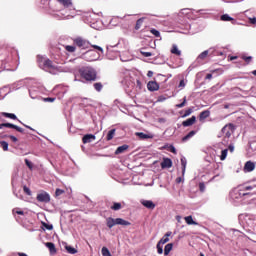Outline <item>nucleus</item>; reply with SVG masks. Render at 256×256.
I'll return each mask as SVG.
<instances>
[{"mask_svg": "<svg viewBox=\"0 0 256 256\" xmlns=\"http://www.w3.org/2000/svg\"><path fill=\"white\" fill-rule=\"evenodd\" d=\"M83 59L85 61H97L99 57H101V53L95 51V50H88L86 53L82 55Z\"/></svg>", "mask_w": 256, "mask_h": 256, "instance_id": "1a4fd4ad", "label": "nucleus"}, {"mask_svg": "<svg viewBox=\"0 0 256 256\" xmlns=\"http://www.w3.org/2000/svg\"><path fill=\"white\" fill-rule=\"evenodd\" d=\"M148 91H159V83L157 81H149L147 84Z\"/></svg>", "mask_w": 256, "mask_h": 256, "instance_id": "2eb2a0df", "label": "nucleus"}, {"mask_svg": "<svg viewBox=\"0 0 256 256\" xmlns=\"http://www.w3.org/2000/svg\"><path fill=\"white\" fill-rule=\"evenodd\" d=\"M120 59L122 62L127 63V61H131V58H125V56L122 54L120 55Z\"/></svg>", "mask_w": 256, "mask_h": 256, "instance_id": "13d9d810", "label": "nucleus"}, {"mask_svg": "<svg viewBox=\"0 0 256 256\" xmlns=\"http://www.w3.org/2000/svg\"><path fill=\"white\" fill-rule=\"evenodd\" d=\"M173 251V243H169L164 248V255H169Z\"/></svg>", "mask_w": 256, "mask_h": 256, "instance_id": "c756f323", "label": "nucleus"}, {"mask_svg": "<svg viewBox=\"0 0 256 256\" xmlns=\"http://www.w3.org/2000/svg\"><path fill=\"white\" fill-rule=\"evenodd\" d=\"M197 135V130H192L190 131L186 136L182 138L183 143L189 141L192 137H195Z\"/></svg>", "mask_w": 256, "mask_h": 256, "instance_id": "393cba45", "label": "nucleus"}, {"mask_svg": "<svg viewBox=\"0 0 256 256\" xmlns=\"http://www.w3.org/2000/svg\"><path fill=\"white\" fill-rule=\"evenodd\" d=\"M199 187H200V191H205V184L204 183H200L199 184Z\"/></svg>", "mask_w": 256, "mask_h": 256, "instance_id": "338daca9", "label": "nucleus"}, {"mask_svg": "<svg viewBox=\"0 0 256 256\" xmlns=\"http://www.w3.org/2000/svg\"><path fill=\"white\" fill-rule=\"evenodd\" d=\"M170 151H171V153H174V155H177V149H175V146L171 145Z\"/></svg>", "mask_w": 256, "mask_h": 256, "instance_id": "680f3d73", "label": "nucleus"}, {"mask_svg": "<svg viewBox=\"0 0 256 256\" xmlns=\"http://www.w3.org/2000/svg\"><path fill=\"white\" fill-rule=\"evenodd\" d=\"M3 127H7L8 129H15V124H12V123H2V124H0V129H3Z\"/></svg>", "mask_w": 256, "mask_h": 256, "instance_id": "4c0bfd02", "label": "nucleus"}, {"mask_svg": "<svg viewBox=\"0 0 256 256\" xmlns=\"http://www.w3.org/2000/svg\"><path fill=\"white\" fill-rule=\"evenodd\" d=\"M208 56H209V50H205L199 54V56L196 58V62H198L199 65H201V63H203V61H205Z\"/></svg>", "mask_w": 256, "mask_h": 256, "instance_id": "a211bd4d", "label": "nucleus"}, {"mask_svg": "<svg viewBox=\"0 0 256 256\" xmlns=\"http://www.w3.org/2000/svg\"><path fill=\"white\" fill-rule=\"evenodd\" d=\"M110 209H112V211H120V209H123V206L119 202H114Z\"/></svg>", "mask_w": 256, "mask_h": 256, "instance_id": "c85d7f7f", "label": "nucleus"}, {"mask_svg": "<svg viewBox=\"0 0 256 256\" xmlns=\"http://www.w3.org/2000/svg\"><path fill=\"white\" fill-rule=\"evenodd\" d=\"M227 153H229V149L227 148L221 151L220 161H225L227 159Z\"/></svg>", "mask_w": 256, "mask_h": 256, "instance_id": "f704fd0d", "label": "nucleus"}, {"mask_svg": "<svg viewBox=\"0 0 256 256\" xmlns=\"http://www.w3.org/2000/svg\"><path fill=\"white\" fill-rule=\"evenodd\" d=\"M101 15H103V13L99 12V13H95V12H87L84 14V21H86V23H90L92 24V27L95 28V23H98L101 19Z\"/></svg>", "mask_w": 256, "mask_h": 256, "instance_id": "6e6552de", "label": "nucleus"}, {"mask_svg": "<svg viewBox=\"0 0 256 256\" xmlns=\"http://www.w3.org/2000/svg\"><path fill=\"white\" fill-rule=\"evenodd\" d=\"M63 193H65V190L57 188L55 192V196L60 197V195H63Z\"/></svg>", "mask_w": 256, "mask_h": 256, "instance_id": "09e8293b", "label": "nucleus"}, {"mask_svg": "<svg viewBox=\"0 0 256 256\" xmlns=\"http://www.w3.org/2000/svg\"><path fill=\"white\" fill-rule=\"evenodd\" d=\"M41 3L42 5H48L49 14L58 21L73 19L77 16V10L73 6L63 8L57 0H41Z\"/></svg>", "mask_w": 256, "mask_h": 256, "instance_id": "f257e3e1", "label": "nucleus"}, {"mask_svg": "<svg viewBox=\"0 0 256 256\" xmlns=\"http://www.w3.org/2000/svg\"><path fill=\"white\" fill-rule=\"evenodd\" d=\"M247 195H251V193L244 192V189L239 186L231 190L230 199L234 203H241V201H243V197H246Z\"/></svg>", "mask_w": 256, "mask_h": 256, "instance_id": "20e7f679", "label": "nucleus"}, {"mask_svg": "<svg viewBox=\"0 0 256 256\" xmlns=\"http://www.w3.org/2000/svg\"><path fill=\"white\" fill-rule=\"evenodd\" d=\"M82 141L84 144L92 143V141H95V135L93 134H86L83 136Z\"/></svg>", "mask_w": 256, "mask_h": 256, "instance_id": "4be33fe9", "label": "nucleus"}, {"mask_svg": "<svg viewBox=\"0 0 256 256\" xmlns=\"http://www.w3.org/2000/svg\"><path fill=\"white\" fill-rule=\"evenodd\" d=\"M14 129L16 130V131H18V133H23V128H21V127H19V126H17V125H15L14 126Z\"/></svg>", "mask_w": 256, "mask_h": 256, "instance_id": "052dcab7", "label": "nucleus"}, {"mask_svg": "<svg viewBox=\"0 0 256 256\" xmlns=\"http://www.w3.org/2000/svg\"><path fill=\"white\" fill-rule=\"evenodd\" d=\"M234 131H235V126L233 124H227L222 128L221 133L224 137L222 141L223 145L229 144V138L231 137V135H233Z\"/></svg>", "mask_w": 256, "mask_h": 256, "instance_id": "0eeeda50", "label": "nucleus"}, {"mask_svg": "<svg viewBox=\"0 0 256 256\" xmlns=\"http://www.w3.org/2000/svg\"><path fill=\"white\" fill-rule=\"evenodd\" d=\"M115 131H116L115 129H111L108 131V134L106 136V139L108 141H111L113 139V137H115Z\"/></svg>", "mask_w": 256, "mask_h": 256, "instance_id": "c9c22d12", "label": "nucleus"}, {"mask_svg": "<svg viewBox=\"0 0 256 256\" xmlns=\"http://www.w3.org/2000/svg\"><path fill=\"white\" fill-rule=\"evenodd\" d=\"M82 79L86 81H95L97 79V71L93 67H85L80 70Z\"/></svg>", "mask_w": 256, "mask_h": 256, "instance_id": "39448f33", "label": "nucleus"}, {"mask_svg": "<svg viewBox=\"0 0 256 256\" xmlns=\"http://www.w3.org/2000/svg\"><path fill=\"white\" fill-rule=\"evenodd\" d=\"M151 17H153V15H151V14H146V16H144V17L138 19V20L136 21V25H135L136 31H139V29H141V27H143V23H144L145 21L151 19Z\"/></svg>", "mask_w": 256, "mask_h": 256, "instance_id": "ddd939ff", "label": "nucleus"}, {"mask_svg": "<svg viewBox=\"0 0 256 256\" xmlns=\"http://www.w3.org/2000/svg\"><path fill=\"white\" fill-rule=\"evenodd\" d=\"M127 149H129V145L127 144L119 146L115 151V155H121V153H125Z\"/></svg>", "mask_w": 256, "mask_h": 256, "instance_id": "a878e982", "label": "nucleus"}, {"mask_svg": "<svg viewBox=\"0 0 256 256\" xmlns=\"http://www.w3.org/2000/svg\"><path fill=\"white\" fill-rule=\"evenodd\" d=\"M27 87L31 99H37L41 94V86L33 79L27 80Z\"/></svg>", "mask_w": 256, "mask_h": 256, "instance_id": "7ed1b4c3", "label": "nucleus"}, {"mask_svg": "<svg viewBox=\"0 0 256 256\" xmlns=\"http://www.w3.org/2000/svg\"><path fill=\"white\" fill-rule=\"evenodd\" d=\"M136 87L137 89H141L142 87L141 80H136Z\"/></svg>", "mask_w": 256, "mask_h": 256, "instance_id": "69168bd1", "label": "nucleus"}, {"mask_svg": "<svg viewBox=\"0 0 256 256\" xmlns=\"http://www.w3.org/2000/svg\"><path fill=\"white\" fill-rule=\"evenodd\" d=\"M249 21H250V23H251L252 25H255V23H256V18H255V17L249 18Z\"/></svg>", "mask_w": 256, "mask_h": 256, "instance_id": "774afa93", "label": "nucleus"}, {"mask_svg": "<svg viewBox=\"0 0 256 256\" xmlns=\"http://www.w3.org/2000/svg\"><path fill=\"white\" fill-rule=\"evenodd\" d=\"M150 33H152V35H154V37H161V32H159V30L152 28L150 30Z\"/></svg>", "mask_w": 256, "mask_h": 256, "instance_id": "79ce46f5", "label": "nucleus"}, {"mask_svg": "<svg viewBox=\"0 0 256 256\" xmlns=\"http://www.w3.org/2000/svg\"><path fill=\"white\" fill-rule=\"evenodd\" d=\"M171 53H173V55H177L178 57H181V50H179L177 45H173L171 49Z\"/></svg>", "mask_w": 256, "mask_h": 256, "instance_id": "72a5a7b5", "label": "nucleus"}, {"mask_svg": "<svg viewBox=\"0 0 256 256\" xmlns=\"http://www.w3.org/2000/svg\"><path fill=\"white\" fill-rule=\"evenodd\" d=\"M101 253L103 256H113V255H111V252L109 251V248H107V247H103L101 250Z\"/></svg>", "mask_w": 256, "mask_h": 256, "instance_id": "ea45409f", "label": "nucleus"}, {"mask_svg": "<svg viewBox=\"0 0 256 256\" xmlns=\"http://www.w3.org/2000/svg\"><path fill=\"white\" fill-rule=\"evenodd\" d=\"M136 137H139V139L145 140V139H153L154 135L152 133L145 134L143 132H136Z\"/></svg>", "mask_w": 256, "mask_h": 256, "instance_id": "6ab92c4d", "label": "nucleus"}, {"mask_svg": "<svg viewBox=\"0 0 256 256\" xmlns=\"http://www.w3.org/2000/svg\"><path fill=\"white\" fill-rule=\"evenodd\" d=\"M3 117H7L8 119H17V115L13 114V113H7V112H3L2 113Z\"/></svg>", "mask_w": 256, "mask_h": 256, "instance_id": "e433bc0d", "label": "nucleus"}, {"mask_svg": "<svg viewBox=\"0 0 256 256\" xmlns=\"http://www.w3.org/2000/svg\"><path fill=\"white\" fill-rule=\"evenodd\" d=\"M9 139H11V141H13V143H17V141H18L17 137H15L13 135H10Z\"/></svg>", "mask_w": 256, "mask_h": 256, "instance_id": "0e129e2a", "label": "nucleus"}, {"mask_svg": "<svg viewBox=\"0 0 256 256\" xmlns=\"http://www.w3.org/2000/svg\"><path fill=\"white\" fill-rule=\"evenodd\" d=\"M45 246L49 249L50 253H56L55 244L53 242H47Z\"/></svg>", "mask_w": 256, "mask_h": 256, "instance_id": "cd10ccee", "label": "nucleus"}, {"mask_svg": "<svg viewBox=\"0 0 256 256\" xmlns=\"http://www.w3.org/2000/svg\"><path fill=\"white\" fill-rule=\"evenodd\" d=\"M93 49H97V51H99L101 54H103V48L101 46L98 45H92Z\"/></svg>", "mask_w": 256, "mask_h": 256, "instance_id": "6e6d98bb", "label": "nucleus"}, {"mask_svg": "<svg viewBox=\"0 0 256 256\" xmlns=\"http://www.w3.org/2000/svg\"><path fill=\"white\" fill-rule=\"evenodd\" d=\"M56 2L59 3L62 8L73 7L71 0H56Z\"/></svg>", "mask_w": 256, "mask_h": 256, "instance_id": "aec40b11", "label": "nucleus"}, {"mask_svg": "<svg viewBox=\"0 0 256 256\" xmlns=\"http://www.w3.org/2000/svg\"><path fill=\"white\" fill-rule=\"evenodd\" d=\"M221 21H233V18L229 14H224L221 16Z\"/></svg>", "mask_w": 256, "mask_h": 256, "instance_id": "37998d69", "label": "nucleus"}, {"mask_svg": "<svg viewBox=\"0 0 256 256\" xmlns=\"http://www.w3.org/2000/svg\"><path fill=\"white\" fill-rule=\"evenodd\" d=\"M210 115H211V111H209V110H204V111H202L201 113H200V121H203V120H205V119H207L208 117H210Z\"/></svg>", "mask_w": 256, "mask_h": 256, "instance_id": "bb28decb", "label": "nucleus"}, {"mask_svg": "<svg viewBox=\"0 0 256 256\" xmlns=\"http://www.w3.org/2000/svg\"><path fill=\"white\" fill-rule=\"evenodd\" d=\"M44 227H45V229H47L48 231L53 230V225H51V224H44Z\"/></svg>", "mask_w": 256, "mask_h": 256, "instance_id": "bf43d9fd", "label": "nucleus"}, {"mask_svg": "<svg viewBox=\"0 0 256 256\" xmlns=\"http://www.w3.org/2000/svg\"><path fill=\"white\" fill-rule=\"evenodd\" d=\"M23 191H24V193H26V195H29V196L32 195L31 189H29V187H27V186L23 187Z\"/></svg>", "mask_w": 256, "mask_h": 256, "instance_id": "3c124183", "label": "nucleus"}, {"mask_svg": "<svg viewBox=\"0 0 256 256\" xmlns=\"http://www.w3.org/2000/svg\"><path fill=\"white\" fill-rule=\"evenodd\" d=\"M251 171H255V163L252 161H247L244 165V172L251 173Z\"/></svg>", "mask_w": 256, "mask_h": 256, "instance_id": "f3484780", "label": "nucleus"}, {"mask_svg": "<svg viewBox=\"0 0 256 256\" xmlns=\"http://www.w3.org/2000/svg\"><path fill=\"white\" fill-rule=\"evenodd\" d=\"M241 189H244L243 192L245 193V191H251L253 189H255L256 185H251V186H240Z\"/></svg>", "mask_w": 256, "mask_h": 256, "instance_id": "c03bdc74", "label": "nucleus"}, {"mask_svg": "<svg viewBox=\"0 0 256 256\" xmlns=\"http://www.w3.org/2000/svg\"><path fill=\"white\" fill-rule=\"evenodd\" d=\"M37 62L40 69H43V71L52 73V75L57 74V66L53 65V62L49 60L47 57L38 55Z\"/></svg>", "mask_w": 256, "mask_h": 256, "instance_id": "f03ea898", "label": "nucleus"}, {"mask_svg": "<svg viewBox=\"0 0 256 256\" xmlns=\"http://www.w3.org/2000/svg\"><path fill=\"white\" fill-rule=\"evenodd\" d=\"M65 49H66V51H68V53H75L77 48L75 46L66 45Z\"/></svg>", "mask_w": 256, "mask_h": 256, "instance_id": "a19ab883", "label": "nucleus"}, {"mask_svg": "<svg viewBox=\"0 0 256 256\" xmlns=\"http://www.w3.org/2000/svg\"><path fill=\"white\" fill-rule=\"evenodd\" d=\"M244 221L248 224V227H254V225H256V216L253 214H246Z\"/></svg>", "mask_w": 256, "mask_h": 256, "instance_id": "f8f14e48", "label": "nucleus"}, {"mask_svg": "<svg viewBox=\"0 0 256 256\" xmlns=\"http://www.w3.org/2000/svg\"><path fill=\"white\" fill-rule=\"evenodd\" d=\"M181 165H182V175H185V169H187V158H181Z\"/></svg>", "mask_w": 256, "mask_h": 256, "instance_id": "7c9ffc66", "label": "nucleus"}, {"mask_svg": "<svg viewBox=\"0 0 256 256\" xmlns=\"http://www.w3.org/2000/svg\"><path fill=\"white\" fill-rule=\"evenodd\" d=\"M187 84L185 83V80H181L180 81V83H179V85H178V87L180 88V89H185V86H186Z\"/></svg>", "mask_w": 256, "mask_h": 256, "instance_id": "4d7b16f0", "label": "nucleus"}, {"mask_svg": "<svg viewBox=\"0 0 256 256\" xmlns=\"http://www.w3.org/2000/svg\"><path fill=\"white\" fill-rule=\"evenodd\" d=\"M160 165L161 169H171L173 167V161L170 158H163Z\"/></svg>", "mask_w": 256, "mask_h": 256, "instance_id": "4468645a", "label": "nucleus"}, {"mask_svg": "<svg viewBox=\"0 0 256 256\" xmlns=\"http://www.w3.org/2000/svg\"><path fill=\"white\" fill-rule=\"evenodd\" d=\"M140 203H141V205H143V207H145L146 209L153 210V209H155V207H156V205L153 203L152 200H141Z\"/></svg>", "mask_w": 256, "mask_h": 256, "instance_id": "dca6fc26", "label": "nucleus"}, {"mask_svg": "<svg viewBox=\"0 0 256 256\" xmlns=\"http://www.w3.org/2000/svg\"><path fill=\"white\" fill-rule=\"evenodd\" d=\"M65 249L70 255H75V253H77V249H75L73 246L66 245Z\"/></svg>", "mask_w": 256, "mask_h": 256, "instance_id": "2f4dec72", "label": "nucleus"}, {"mask_svg": "<svg viewBox=\"0 0 256 256\" xmlns=\"http://www.w3.org/2000/svg\"><path fill=\"white\" fill-rule=\"evenodd\" d=\"M141 55H143V57H152L153 54L151 52L141 51Z\"/></svg>", "mask_w": 256, "mask_h": 256, "instance_id": "5fc2aeb1", "label": "nucleus"}, {"mask_svg": "<svg viewBox=\"0 0 256 256\" xmlns=\"http://www.w3.org/2000/svg\"><path fill=\"white\" fill-rule=\"evenodd\" d=\"M36 199H37V201H39V203H50L51 195H49V193L44 191V192L37 194Z\"/></svg>", "mask_w": 256, "mask_h": 256, "instance_id": "9b49d317", "label": "nucleus"}, {"mask_svg": "<svg viewBox=\"0 0 256 256\" xmlns=\"http://www.w3.org/2000/svg\"><path fill=\"white\" fill-rule=\"evenodd\" d=\"M156 247H157L158 254L163 255V244L158 242Z\"/></svg>", "mask_w": 256, "mask_h": 256, "instance_id": "49530a36", "label": "nucleus"}, {"mask_svg": "<svg viewBox=\"0 0 256 256\" xmlns=\"http://www.w3.org/2000/svg\"><path fill=\"white\" fill-rule=\"evenodd\" d=\"M191 113H193V109L189 108V109L185 110L183 117H189V115H191Z\"/></svg>", "mask_w": 256, "mask_h": 256, "instance_id": "603ef678", "label": "nucleus"}, {"mask_svg": "<svg viewBox=\"0 0 256 256\" xmlns=\"http://www.w3.org/2000/svg\"><path fill=\"white\" fill-rule=\"evenodd\" d=\"M184 220L186 221L187 225H197V222L193 220V216H186Z\"/></svg>", "mask_w": 256, "mask_h": 256, "instance_id": "473e14b6", "label": "nucleus"}, {"mask_svg": "<svg viewBox=\"0 0 256 256\" xmlns=\"http://www.w3.org/2000/svg\"><path fill=\"white\" fill-rule=\"evenodd\" d=\"M74 45L79 47V49H89V47H91V42L83 37H77L74 39Z\"/></svg>", "mask_w": 256, "mask_h": 256, "instance_id": "9d476101", "label": "nucleus"}, {"mask_svg": "<svg viewBox=\"0 0 256 256\" xmlns=\"http://www.w3.org/2000/svg\"><path fill=\"white\" fill-rule=\"evenodd\" d=\"M94 89H96V91H101V89H103V84L95 83L94 84Z\"/></svg>", "mask_w": 256, "mask_h": 256, "instance_id": "8fccbe9b", "label": "nucleus"}, {"mask_svg": "<svg viewBox=\"0 0 256 256\" xmlns=\"http://www.w3.org/2000/svg\"><path fill=\"white\" fill-rule=\"evenodd\" d=\"M195 121H197V118L195 116H192L191 118H188L186 121L182 122L183 127H191V125L195 124Z\"/></svg>", "mask_w": 256, "mask_h": 256, "instance_id": "412c9836", "label": "nucleus"}, {"mask_svg": "<svg viewBox=\"0 0 256 256\" xmlns=\"http://www.w3.org/2000/svg\"><path fill=\"white\" fill-rule=\"evenodd\" d=\"M23 85H27V80H26V81H25V80H22V81H19V82L15 83V84L11 87V89H12V91H17V89H21V87H22Z\"/></svg>", "mask_w": 256, "mask_h": 256, "instance_id": "5701e85b", "label": "nucleus"}, {"mask_svg": "<svg viewBox=\"0 0 256 256\" xmlns=\"http://www.w3.org/2000/svg\"><path fill=\"white\" fill-rule=\"evenodd\" d=\"M172 234L173 232L171 231L167 232L158 243H160V245H165V243H169V237H171Z\"/></svg>", "mask_w": 256, "mask_h": 256, "instance_id": "b1692460", "label": "nucleus"}, {"mask_svg": "<svg viewBox=\"0 0 256 256\" xmlns=\"http://www.w3.org/2000/svg\"><path fill=\"white\" fill-rule=\"evenodd\" d=\"M0 145L3 151H9V143H7V141H0Z\"/></svg>", "mask_w": 256, "mask_h": 256, "instance_id": "58836bf2", "label": "nucleus"}, {"mask_svg": "<svg viewBox=\"0 0 256 256\" xmlns=\"http://www.w3.org/2000/svg\"><path fill=\"white\" fill-rule=\"evenodd\" d=\"M25 164L27 165L28 168L33 169V163L29 161V159H25Z\"/></svg>", "mask_w": 256, "mask_h": 256, "instance_id": "864d4df0", "label": "nucleus"}, {"mask_svg": "<svg viewBox=\"0 0 256 256\" xmlns=\"http://www.w3.org/2000/svg\"><path fill=\"white\" fill-rule=\"evenodd\" d=\"M242 58L244 59V61H246V63H250L252 59L251 56H248V57L243 56Z\"/></svg>", "mask_w": 256, "mask_h": 256, "instance_id": "e2e57ef3", "label": "nucleus"}, {"mask_svg": "<svg viewBox=\"0 0 256 256\" xmlns=\"http://www.w3.org/2000/svg\"><path fill=\"white\" fill-rule=\"evenodd\" d=\"M106 225L109 229H113V227H115V225H122L124 227H128L129 225H131V222H129L123 218L108 217L106 219Z\"/></svg>", "mask_w": 256, "mask_h": 256, "instance_id": "423d86ee", "label": "nucleus"}, {"mask_svg": "<svg viewBox=\"0 0 256 256\" xmlns=\"http://www.w3.org/2000/svg\"><path fill=\"white\" fill-rule=\"evenodd\" d=\"M122 45H124V49H127V43L125 40H119V42L116 44V47H121Z\"/></svg>", "mask_w": 256, "mask_h": 256, "instance_id": "de8ad7c7", "label": "nucleus"}, {"mask_svg": "<svg viewBox=\"0 0 256 256\" xmlns=\"http://www.w3.org/2000/svg\"><path fill=\"white\" fill-rule=\"evenodd\" d=\"M186 103H187V97H184L183 102L176 105L177 109H183V107H185Z\"/></svg>", "mask_w": 256, "mask_h": 256, "instance_id": "a18cd8bd", "label": "nucleus"}]
</instances>
